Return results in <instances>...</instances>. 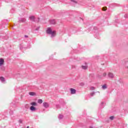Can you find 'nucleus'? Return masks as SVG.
I'll use <instances>...</instances> for the list:
<instances>
[{
    "label": "nucleus",
    "mask_w": 128,
    "mask_h": 128,
    "mask_svg": "<svg viewBox=\"0 0 128 128\" xmlns=\"http://www.w3.org/2000/svg\"><path fill=\"white\" fill-rule=\"evenodd\" d=\"M46 32L47 34L50 35V38H54V36H56V32L52 31V28H50V27L47 28Z\"/></svg>",
    "instance_id": "f257e3e1"
},
{
    "label": "nucleus",
    "mask_w": 128,
    "mask_h": 128,
    "mask_svg": "<svg viewBox=\"0 0 128 128\" xmlns=\"http://www.w3.org/2000/svg\"><path fill=\"white\" fill-rule=\"evenodd\" d=\"M93 32L94 34V36L95 38H98V28L96 26H94L93 28Z\"/></svg>",
    "instance_id": "f03ea898"
},
{
    "label": "nucleus",
    "mask_w": 128,
    "mask_h": 128,
    "mask_svg": "<svg viewBox=\"0 0 128 128\" xmlns=\"http://www.w3.org/2000/svg\"><path fill=\"white\" fill-rule=\"evenodd\" d=\"M70 32H72V34H76L78 32H80V30H78V28L74 27L71 28Z\"/></svg>",
    "instance_id": "7ed1b4c3"
},
{
    "label": "nucleus",
    "mask_w": 128,
    "mask_h": 128,
    "mask_svg": "<svg viewBox=\"0 0 128 128\" xmlns=\"http://www.w3.org/2000/svg\"><path fill=\"white\" fill-rule=\"evenodd\" d=\"M32 46L30 45H29V46H28V47H26L24 46V44H20V50H22L23 48H30Z\"/></svg>",
    "instance_id": "20e7f679"
},
{
    "label": "nucleus",
    "mask_w": 128,
    "mask_h": 128,
    "mask_svg": "<svg viewBox=\"0 0 128 128\" xmlns=\"http://www.w3.org/2000/svg\"><path fill=\"white\" fill-rule=\"evenodd\" d=\"M8 112H4L3 114H0V118L4 119V118H6Z\"/></svg>",
    "instance_id": "39448f33"
},
{
    "label": "nucleus",
    "mask_w": 128,
    "mask_h": 128,
    "mask_svg": "<svg viewBox=\"0 0 128 128\" xmlns=\"http://www.w3.org/2000/svg\"><path fill=\"white\" fill-rule=\"evenodd\" d=\"M59 102L63 106H66V102H64V99H60L59 100Z\"/></svg>",
    "instance_id": "423d86ee"
},
{
    "label": "nucleus",
    "mask_w": 128,
    "mask_h": 128,
    "mask_svg": "<svg viewBox=\"0 0 128 128\" xmlns=\"http://www.w3.org/2000/svg\"><path fill=\"white\" fill-rule=\"evenodd\" d=\"M50 24H56V21L54 19L50 20Z\"/></svg>",
    "instance_id": "0eeeda50"
},
{
    "label": "nucleus",
    "mask_w": 128,
    "mask_h": 128,
    "mask_svg": "<svg viewBox=\"0 0 128 128\" xmlns=\"http://www.w3.org/2000/svg\"><path fill=\"white\" fill-rule=\"evenodd\" d=\"M108 76L109 78H114V74L112 72H109Z\"/></svg>",
    "instance_id": "6e6552de"
},
{
    "label": "nucleus",
    "mask_w": 128,
    "mask_h": 128,
    "mask_svg": "<svg viewBox=\"0 0 128 128\" xmlns=\"http://www.w3.org/2000/svg\"><path fill=\"white\" fill-rule=\"evenodd\" d=\"M70 90L71 94H76V89H74L72 88H71L70 89Z\"/></svg>",
    "instance_id": "1a4fd4ad"
},
{
    "label": "nucleus",
    "mask_w": 128,
    "mask_h": 128,
    "mask_svg": "<svg viewBox=\"0 0 128 128\" xmlns=\"http://www.w3.org/2000/svg\"><path fill=\"white\" fill-rule=\"evenodd\" d=\"M30 20L31 22H36V18L34 16H31L29 17Z\"/></svg>",
    "instance_id": "9d476101"
},
{
    "label": "nucleus",
    "mask_w": 128,
    "mask_h": 128,
    "mask_svg": "<svg viewBox=\"0 0 128 128\" xmlns=\"http://www.w3.org/2000/svg\"><path fill=\"white\" fill-rule=\"evenodd\" d=\"M43 106H44V108H48L50 106V104L46 102H43Z\"/></svg>",
    "instance_id": "9b49d317"
},
{
    "label": "nucleus",
    "mask_w": 128,
    "mask_h": 128,
    "mask_svg": "<svg viewBox=\"0 0 128 128\" xmlns=\"http://www.w3.org/2000/svg\"><path fill=\"white\" fill-rule=\"evenodd\" d=\"M26 20V18H19L20 22H24Z\"/></svg>",
    "instance_id": "f8f14e48"
},
{
    "label": "nucleus",
    "mask_w": 128,
    "mask_h": 128,
    "mask_svg": "<svg viewBox=\"0 0 128 128\" xmlns=\"http://www.w3.org/2000/svg\"><path fill=\"white\" fill-rule=\"evenodd\" d=\"M30 110H31V112H36V108L34 106H31L30 107Z\"/></svg>",
    "instance_id": "ddd939ff"
},
{
    "label": "nucleus",
    "mask_w": 128,
    "mask_h": 128,
    "mask_svg": "<svg viewBox=\"0 0 128 128\" xmlns=\"http://www.w3.org/2000/svg\"><path fill=\"white\" fill-rule=\"evenodd\" d=\"M104 106H106V103L102 102L101 104L100 105V108H104Z\"/></svg>",
    "instance_id": "4468645a"
},
{
    "label": "nucleus",
    "mask_w": 128,
    "mask_h": 128,
    "mask_svg": "<svg viewBox=\"0 0 128 128\" xmlns=\"http://www.w3.org/2000/svg\"><path fill=\"white\" fill-rule=\"evenodd\" d=\"M0 82L2 83L4 82H6V78L2 76H0Z\"/></svg>",
    "instance_id": "2eb2a0df"
},
{
    "label": "nucleus",
    "mask_w": 128,
    "mask_h": 128,
    "mask_svg": "<svg viewBox=\"0 0 128 128\" xmlns=\"http://www.w3.org/2000/svg\"><path fill=\"white\" fill-rule=\"evenodd\" d=\"M4 62V60L2 58H0V66H2Z\"/></svg>",
    "instance_id": "dca6fc26"
},
{
    "label": "nucleus",
    "mask_w": 128,
    "mask_h": 128,
    "mask_svg": "<svg viewBox=\"0 0 128 128\" xmlns=\"http://www.w3.org/2000/svg\"><path fill=\"white\" fill-rule=\"evenodd\" d=\"M30 104L32 106H38V104H36V102H32L30 103Z\"/></svg>",
    "instance_id": "f3484780"
},
{
    "label": "nucleus",
    "mask_w": 128,
    "mask_h": 128,
    "mask_svg": "<svg viewBox=\"0 0 128 128\" xmlns=\"http://www.w3.org/2000/svg\"><path fill=\"white\" fill-rule=\"evenodd\" d=\"M102 90H106V89L108 88V86H106V84H105L102 86Z\"/></svg>",
    "instance_id": "a211bd4d"
},
{
    "label": "nucleus",
    "mask_w": 128,
    "mask_h": 128,
    "mask_svg": "<svg viewBox=\"0 0 128 128\" xmlns=\"http://www.w3.org/2000/svg\"><path fill=\"white\" fill-rule=\"evenodd\" d=\"M82 70H88V66H82Z\"/></svg>",
    "instance_id": "6ab92c4d"
},
{
    "label": "nucleus",
    "mask_w": 128,
    "mask_h": 128,
    "mask_svg": "<svg viewBox=\"0 0 128 128\" xmlns=\"http://www.w3.org/2000/svg\"><path fill=\"white\" fill-rule=\"evenodd\" d=\"M0 70H4V66L2 65H0Z\"/></svg>",
    "instance_id": "aec40b11"
},
{
    "label": "nucleus",
    "mask_w": 128,
    "mask_h": 128,
    "mask_svg": "<svg viewBox=\"0 0 128 128\" xmlns=\"http://www.w3.org/2000/svg\"><path fill=\"white\" fill-rule=\"evenodd\" d=\"M29 94L30 96H36V93L34 92H30Z\"/></svg>",
    "instance_id": "412c9836"
},
{
    "label": "nucleus",
    "mask_w": 128,
    "mask_h": 128,
    "mask_svg": "<svg viewBox=\"0 0 128 128\" xmlns=\"http://www.w3.org/2000/svg\"><path fill=\"white\" fill-rule=\"evenodd\" d=\"M58 118L60 120H62V118H64V116L62 114H59Z\"/></svg>",
    "instance_id": "4be33fe9"
},
{
    "label": "nucleus",
    "mask_w": 128,
    "mask_h": 128,
    "mask_svg": "<svg viewBox=\"0 0 128 128\" xmlns=\"http://www.w3.org/2000/svg\"><path fill=\"white\" fill-rule=\"evenodd\" d=\"M71 2H72L73 4H76L78 2L74 0H71Z\"/></svg>",
    "instance_id": "5701e85b"
},
{
    "label": "nucleus",
    "mask_w": 128,
    "mask_h": 128,
    "mask_svg": "<svg viewBox=\"0 0 128 128\" xmlns=\"http://www.w3.org/2000/svg\"><path fill=\"white\" fill-rule=\"evenodd\" d=\"M38 104H42V99H38Z\"/></svg>",
    "instance_id": "b1692460"
},
{
    "label": "nucleus",
    "mask_w": 128,
    "mask_h": 128,
    "mask_svg": "<svg viewBox=\"0 0 128 128\" xmlns=\"http://www.w3.org/2000/svg\"><path fill=\"white\" fill-rule=\"evenodd\" d=\"M108 10L106 6H104L102 8V10H104V12H105V10Z\"/></svg>",
    "instance_id": "393cba45"
},
{
    "label": "nucleus",
    "mask_w": 128,
    "mask_h": 128,
    "mask_svg": "<svg viewBox=\"0 0 128 128\" xmlns=\"http://www.w3.org/2000/svg\"><path fill=\"white\" fill-rule=\"evenodd\" d=\"M9 114L10 116H12V114H14V111L10 110Z\"/></svg>",
    "instance_id": "a878e982"
},
{
    "label": "nucleus",
    "mask_w": 128,
    "mask_h": 128,
    "mask_svg": "<svg viewBox=\"0 0 128 128\" xmlns=\"http://www.w3.org/2000/svg\"><path fill=\"white\" fill-rule=\"evenodd\" d=\"M96 92H92L90 94V96H94Z\"/></svg>",
    "instance_id": "bb28decb"
},
{
    "label": "nucleus",
    "mask_w": 128,
    "mask_h": 128,
    "mask_svg": "<svg viewBox=\"0 0 128 128\" xmlns=\"http://www.w3.org/2000/svg\"><path fill=\"white\" fill-rule=\"evenodd\" d=\"M56 108L58 110L59 108H60V104L56 105Z\"/></svg>",
    "instance_id": "cd10ccee"
},
{
    "label": "nucleus",
    "mask_w": 128,
    "mask_h": 128,
    "mask_svg": "<svg viewBox=\"0 0 128 128\" xmlns=\"http://www.w3.org/2000/svg\"><path fill=\"white\" fill-rule=\"evenodd\" d=\"M40 22V18H38L36 20H35V22Z\"/></svg>",
    "instance_id": "c85d7f7f"
},
{
    "label": "nucleus",
    "mask_w": 128,
    "mask_h": 128,
    "mask_svg": "<svg viewBox=\"0 0 128 128\" xmlns=\"http://www.w3.org/2000/svg\"><path fill=\"white\" fill-rule=\"evenodd\" d=\"M114 118V116H111L110 117V120H112Z\"/></svg>",
    "instance_id": "c756f323"
},
{
    "label": "nucleus",
    "mask_w": 128,
    "mask_h": 128,
    "mask_svg": "<svg viewBox=\"0 0 128 128\" xmlns=\"http://www.w3.org/2000/svg\"><path fill=\"white\" fill-rule=\"evenodd\" d=\"M10 12L11 14H14V9H12L10 11Z\"/></svg>",
    "instance_id": "7c9ffc66"
},
{
    "label": "nucleus",
    "mask_w": 128,
    "mask_h": 128,
    "mask_svg": "<svg viewBox=\"0 0 128 128\" xmlns=\"http://www.w3.org/2000/svg\"><path fill=\"white\" fill-rule=\"evenodd\" d=\"M18 122H19V124H22V120L20 119L18 120Z\"/></svg>",
    "instance_id": "2f4dec72"
},
{
    "label": "nucleus",
    "mask_w": 128,
    "mask_h": 128,
    "mask_svg": "<svg viewBox=\"0 0 128 128\" xmlns=\"http://www.w3.org/2000/svg\"><path fill=\"white\" fill-rule=\"evenodd\" d=\"M90 90H94V86L90 87Z\"/></svg>",
    "instance_id": "473e14b6"
},
{
    "label": "nucleus",
    "mask_w": 128,
    "mask_h": 128,
    "mask_svg": "<svg viewBox=\"0 0 128 128\" xmlns=\"http://www.w3.org/2000/svg\"><path fill=\"white\" fill-rule=\"evenodd\" d=\"M40 28V26H38L37 28H36L35 29V30H39Z\"/></svg>",
    "instance_id": "72a5a7b5"
},
{
    "label": "nucleus",
    "mask_w": 128,
    "mask_h": 128,
    "mask_svg": "<svg viewBox=\"0 0 128 128\" xmlns=\"http://www.w3.org/2000/svg\"><path fill=\"white\" fill-rule=\"evenodd\" d=\"M102 76H104H104H106V72L103 73Z\"/></svg>",
    "instance_id": "f704fd0d"
},
{
    "label": "nucleus",
    "mask_w": 128,
    "mask_h": 128,
    "mask_svg": "<svg viewBox=\"0 0 128 128\" xmlns=\"http://www.w3.org/2000/svg\"><path fill=\"white\" fill-rule=\"evenodd\" d=\"M84 84L82 82L80 83V86H84Z\"/></svg>",
    "instance_id": "c9c22d12"
},
{
    "label": "nucleus",
    "mask_w": 128,
    "mask_h": 128,
    "mask_svg": "<svg viewBox=\"0 0 128 128\" xmlns=\"http://www.w3.org/2000/svg\"><path fill=\"white\" fill-rule=\"evenodd\" d=\"M24 37L26 38H28V35H25L24 36Z\"/></svg>",
    "instance_id": "e433bc0d"
},
{
    "label": "nucleus",
    "mask_w": 128,
    "mask_h": 128,
    "mask_svg": "<svg viewBox=\"0 0 128 128\" xmlns=\"http://www.w3.org/2000/svg\"><path fill=\"white\" fill-rule=\"evenodd\" d=\"M115 22H118V20H115Z\"/></svg>",
    "instance_id": "4c0bfd02"
},
{
    "label": "nucleus",
    "mask_w": 128,
    "mask_h": 128,
    "mask_svg": "<svg viewBox=\"0 0 128 128\" xmlns=\"http://www.w3.org/2000/svg\"><path fill=\"white\" fill-rule=\"evenodd\" d=\"M80 20H84L82 18H80Z\"/></svg>",
    "instance_id": "58836bf2"
},
{
    "label": "nucleus",
    "mask_w": 128,
    "mask_h": 128,
    "mask_svg": "<svg viewBox=\"0 0 128 128\" xmlns=\"http://www.w3.org/2000/svg\"><path fill=\"white\" fill-rule=\"evenodd\" d=\"M26 128H30V126H28L26 127Z\"/></svg>",
    "instance_id": "ea45409f"
},
{
    "label": "nucleus",
    "mask_w": 128,
    "mask_h": 128,
    "mask_svg": "<svg viewBox=\"0 0 128 128\" xmlns=\"http://www.w3.org/2000/svg\"><path fill=\"white\" fill-rule=\"evenodd\" d=\"M93 128L92 127H91V128Z\"/></svg>",
    "instance_id": "a19ab883"
},
{
    "label": "nucleus",
    "mask_w": 128,
    "mask_h": 128,
    "mask_svg": "<svg viewBox=\"0 0 128 128\" xmlns=\"http://www.w3.org/2000/svg\"><path fill=\"white\" fill-rule=\"evenodd\" d=\"M127 68H128V67H127Z\"/></svg>",
    "instance_id": "79ce46f5"
}]
</instances>
